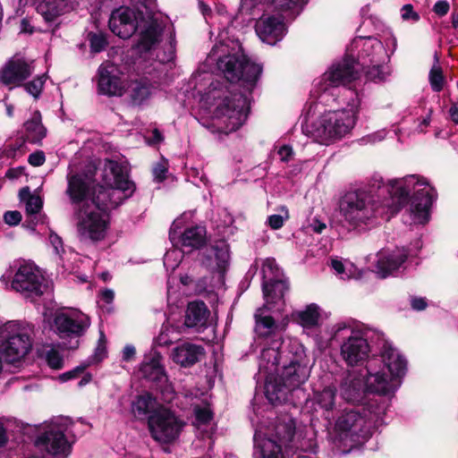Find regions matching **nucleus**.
I'll list each match as a JSON object with an SVG mask.
<instances>
[{
	"instance_id": "24",
	"label": "nucleus",
	"mask_w": 458,
	"mask_h": 458,
	"mask_svg": "<svg viewBox=\"0 0 458 458\" xmlns=\"http://www.w3.org/2000/svg\"><path fill=\"white\" fill-rule=\"evenodd\" d=\"M268 305L257 310L255 313V332L259 337L272 338L268 347L274 345V342L278 341L279 344L284 343L288 338L282 340L281 331L283 327L276 322L275 318L268 313Z\"/></svg>"
},
{
	"instance_id": "7",
	"label": "nucleus",
	"mask_w": 458,
	"mask_h": 458,
	"mask_svg": "<svg viewBox=\"0 0 458 458\" xmlns=\"http://www.w3.org/2000/svg\"><path fill=\"white\" fill-rule=\"evenodd\" d=\"M386 402L370 400L365 407L344 410L335 422L331 435L333 445L342 454L364 444L373 431L384 423Z\"/></svg>"
},
{
	"instance_id": "56",
	"label": "nucleus",
	"mask_w": 458,
	"mask_h": 458,
	"mask_svg": "<svg viewBox=\"0 0 458 458\" xmlns=\"http://www.w3.org/2000/svg\"><path fill=\"white\" fill-rule=\"evenodd\" d=\"M46 157L43 151H36L29 156L28 161L33 166H39L45 163Z\"/></svg>"
},
{
	"instance_id": "55",
	"label": "nucleus",
	"mask_w": 458,
	"mask_h": 458,
	"mask_svg": "<svg viewBox=\"0 0 458 458\" xmlns=\"http://www.w3.org/2000/svg\"><path fill=\"white\" fill-rule=\"evenodd\" d=\"M106 356V348L104 343L99 342L94 354L92 356V361L91 362H100L102 361Z\"/></svg>"
},
{
	"instance_id": "29",
	"label": "nucleus",
	"mask_w": 458,
	"mask_h": 458,
	"mask_svg": "<svg viewBox=\"0 0 458 458\" xmlns=\"http://www.w3.org/2000/svg\"><path fill=\"white\" fill-rule=\"evenodd\" d=\"M204 348L200 345L184 342L177 345L172 352L173 360L182 367H191L204 356Z\"/></svg>"
},
{
	"instance_id": "37",
	"label": "nucleus",
	"mask_w": 458,
	"mask_h": 458,
	"mask_svg": "<svg viewBox=\"0 0 458 458\" xmlns=\"http://www.w3.org/2000/svg\"><path fill=\"white\" fill-rule=\"evenodd\" d=\"M329 265L340 279L347 280L360 276L358 268L347 259L334 257L330 259Z\"/></svg>"
},
{
	"instance_id": "53",
	"label": "nucleus",
	"mask_w": 458,
	"mask_h": 458,
	"mask_svg": "<svg viewBox=\"0 0 458 458\" xmlns=\"http://www.w3.org/2000/svg\"><path fill=\"white\" fill-rule=\"evenodd\" d=\"M21 220V214L19 211H6L4 215V221L9 225H17Z\"/></svg>"
},
{
	"instance_id": "52",
	"label": "nucleus",
	"mask_w": 458,
	"mask_h": 458,
	"mask_svg": "<svg viewBox=\"0 0 458 458\" xmlns=\"http://www.w3.org/2000/svg\"><path fill=\"white\" fill-rule=\"evenodd\" d=\"M401 16L403 21H411L417 22L420 20V15L413 10V6L411 4H404L401 8Z\"/></svg>"
},
{
	"instance_id": "11",
	"label": "nucleus",
	"mask_w": 458,
	"mask_h": 458,
	"mask_svg": "<svg viewBox=\"0 0 458 458\" xmlns=\"http://www.w3.org/2000/svg\"><path fill=\"white\" fill-rule=\"evenodd\" d=\"M329 341L339 347V355L348 367L362 365L368 360L371 347L370 329L353 318L339 320L328 327Z\"/></svg>"
},
{
	"instance_id": "64",
	"label": "nucleus",
	"mask_w": 458,
	"mask_h": 458,
	"mask_svg": "<svg viewBox=\"0 0 458 458\" xmlns=\"http://www.w3.org/2000/svg\"><path fill=\"white\" fill-rule=\"evenodd\" d=\"M49 241L53 245L55 253L59 254L60 250H63V242L61 238L56 233H51L49 235Z\"/></svg>"
},
{
	"instance_id": "47",
	"label": "nucleus",
	"mask_w": 458,
	"mask_h": 458,
	"mask_svg": "<svg viewBox=\"0 0 458 458\" xmlns=\"http://www.w3.org/2000/svg\"><path fill=\"white\" fill-rule=\"evenodd\" d=\"M4 156L8 158H18L26 152L25 140L18 139L15 142L7 146L4 149Z\"/></svg>"
},
{
	"instance_id": "35",
	"label": "nucleus",
	"mask_w": 458,
	"mask_h": 458,
	"mask_svg": "<svg viewBox=\"0 0 458 458\" xmlns=\"http://www.w3.org/2000/svg\"><path fill=\"white\" fill-rule=\"evenodd\" d=\"M24 131L27 140L31 143H39L47 135V129L41 122V114L35 111L24 124Z\"/></svg>"
},
{
	"instance_id": "32",
	"label": "nucleus",
	"mask_w": 458,
	"mask_h": 458,
	"mask_svg": "<svg viewBox=\"0 0 458 458\" xmlns=\"http://www.w3.org/2000/svg\"><path fill=\"white\" fill-rule=\"evenodd\" d=\"M185 331L184 326L180 323H173L167 319L162 325L159 335L154 338L152 349L158 347H166L180 340L181 335Z\"/></svg>"
},
{
	"instance_id": "21",
	"label": "nucleus",
	"mask_w": 458,
	"mask_h": 458,
	"mask_svg": "<svg viewBox=\"0 0 458 458\" xmlns=\"http://www.w3.org/2000/svg\"><path fill=\"white\" fill-rule=\"evenodd\" d=\"M185 216L186 214H183L174 221L169 232V239L173 246L186 249L191 252L204 245L206 229L200 225H194L182 230Z\"/></svg>"
},
{
	"instance_id": "15",
	"label": "nucleus",
	"mask_w": 458,
	"mask_h": 458,
	"mask_svg": "<svg viewBox=\"0 0 458 458\" xmlns=\"http://www.w3.org/2000/svg\"><path fill=\"white\" fill-rule=\"evenodd\" d=\"M90 326L89 318L76 309L57 310L50 324L51 330L63 341H69L67 348L74 349L79 344L78 338L82 336Z\"/></svg>"
},
{
	"instance_id": "10",
	"label": "nucleus",
	"mask_w": 458,
	"mask_h": 458,
	"mask_svg": "<svg viewBox=\"0 0 458 458\" xmlns=\"http://www.w3.org/2000/svg\"><path fill=\"white\" fill-rule=\"evenodd\" d=\"M406 370L407 361L401 352L388 344H384L380 356L369 360L366 365L367 391L379 395L395 392Z\"/></svg>"
},
{
	"instance_id": "58",
	"label": "nucleus",
	"mask_w": 458,
	"mask_h": 458,
	"mask_svg": "<svg viewBox=\"0 0 458 458\" xmlns=\"http://www.w3.org/2000/svg\"><path fill=\"white\" fill-rule=\"evenodd\" d=\"M136 355V349L132 344H126L122 351V360L131 361Z\"/></svg>"
},
{
	"instance_id": "57",
	"label": "nucleus",
	"mask_w": 458,
	"mask_h": 458,
	"mask_svg": "<svg viewBox=\"0 0 458 458\" xmlns=\"http://www.w3.org/2000/svg\"><path fill=\"white\" fill-rule=\"evenodd\" d=\"M449 9V3L445 0H439L433 6V11L438 16H445L448 13Z\"/></svg>"
},
{
	"instance_id": "42",
	"label": "nucleus",
	"mask_w": 458,
	"mask_h": 458,
	"mask_svg": "<svg viewBox=\"0 0 458 458\" xmlns=\"http://www.w3.org/2000/svg\"><path fill=\"white\" fill-rule=\"evenodd\" d=\"M184 252H188L186 249L176 246L168 250L164 256V266L166 270L174 271L182 262Z\"/></svg>"
},
{
	"instance_id": "39",
	"label": "nucleus",
	"mask_w": 458,
	"mask_h": 458,
	"mask_svg": "<svg viewBox=\"0 0 458 458\" xmlns=\"http://www.w3.org/2000/svg\"><path fill=\"white\" fill-rule=\"evenodd\" d=\"M20 197L22 200H25L27 214L35 219L43 207L41 198L38 195H31L28 188L20 191Z\"/></svg>"
},
{
	"instance_id": "31",
	"label": "nucleus",
	"mask_w": 458,
	"mask_h": 458,
	"mask_svg": "<svg viewBox=\"0 0 458 458\" xmlns=\"http://www.w3.org/2000/svg\"><path fill=\"white\" fill-rule=\"evenodd\" d=\"M293 319L309 334L310 330L316 329L320 325L321 309L316 303H310L302 310L293 313Z\"/></svg>"
},
{
	"instance_id": "17",
	"label": "nucleus",
	"mask_w": 458,
	"mask_h": 458,
	"mask_svg": "<svg viewBox=\"0 0 458 458\" xmlns=\"http://www.w3.org/2000/svg\"><path fill=\"white\" fill-rule=\"evenodd\" d=\"M12 287L33 301L47 291L49 283L36 266L24 262L15 273Z\"/></svg>"
},
{
	"instance_id": "18",
	"label": "nucleus",
	"mask_w": 458,
	"mask_h": 458,
	"mask_svg": "<svg viewBox=\"0 0 458 458\" xmlns=\"http://www.w3.org/2000/svg\"><path fill=\"white\" fill-rule=\"evenodd\" d=\"M420 248V241H417L415 250L407 248L382 249L376 255L372 270L381 278L394 276L401 269L406 268L405 261L410 257L416 256Z\"/></svg>"
},
{
	"instance_id": "30",
	"label": "nucleus",
	"mask_w": 458,
	"mask_h": 458,
	"mask_svg": "<svg viewBox=\"0 0 458 458\" xmlns=\"http://www.w3.org/2000/svg\"><path fill=\"white\" fill-rule=\"evenodd\" d=\"M209 310L203 301H191L185 311L184 328L192 327L201 331L208 327Z\"/></svg>"
},
{
	"instance_id": "3",
	"label": "nucleus",
	"mask_w": 458,
	"mask_h": 458,
	"mask_svg": "<svg viewBox=\"0 0 458 458\" xmlns=\"http://www.w3.org/2000/svg\"><path fill=\"white\" fill-rule=\"evenodd\" d=\"M259 375L265 380V394L273 403L287 401L288 394L299 389L310 377L304 346L295 338L274 342L264 347L259 359Z\"/></svg>"
},
{
	"instance_id": "8",
	"label": "nucleus",
	"mask_w": 458,
	"mask_h": 458,
	"mask_svg": "<svg viewBox=\"0 0 458 458\" xmlns=\"http://www.w3.org/2000/svg\"><path fill=\"white\" fill-rule=\"evenodd\" d=\"M347 108L329 110L315 115L310 106L302 124V131L314 141L329 145L347 135L355 126L360 100L357 92Z\"/></svg>"
},
{
	"instance_id": "5",
	"label": "nucleus",
	"mask_w": 458,
	"mask_h": 458,
	"mask_svg": "<svg viewBox=\"0 0 458 458\" xmlns=\"http://www.w3.org/2000/svg\"><path fill=\"white\" fill-rule=\"evenodd\" d=\"M214 21L217 41L208 53L204 66L210 72H220L229 81H243L253 86L262 72V66L243 54L240 41L231 26L232 16L225 6L215 3Z\"/></svg>"
},
{
	"instance_id": "20",
	"label": "nucleus",
	"mask_w": 458,
	"mask_h": 458,
	"mask_svg": "<svg viewBox=\"0 0 458 458\" xmlns=\"http://www.w3.org/2000/svg\"><path fill=\"white\" fill-rule=\"evenodd\" d=\"M13 331L4 335L0 342V355L8 363H14L21 360L30 350L32 343L28 330L21 328L19 324L14 322Z\"/></svg>"
},
{
	"instance_id": "12",
	"label": "nucleus",
	"mask_w": 458,
	"mask_h": 458,
	"mask_svg": "<svg viewBox=\"0 0 458 458\" xmlns=\"http://www.w3.org/2000/svg\"><path fill=\"white\" fill-rule=\"evenodd\" d=\"M72 425V420L64 416L46 421L35 437L36 450L47 458H67L72 452L70 435Z\"/></svg>"
},
{
	"instance_id": "60",
	"label": "nucleus",
	"mask_w": 458,
	"mask_h": 458,
	"mask_svg": "<svg viewBox=\"0 0 458 458\" xmlns=\"http://www.w3.org/2000/svg\"><path fill=\"white\" fill-rule=\"evenodd\" d=\"M386 136V131L385 130L377 131L374 133H371L363 139L367 143H376L383 140Z\"/></svg>"
},
{
	"instance_id": "50",
	"label": "nucleus",
	"mask_w": 458,
	"mask_h": 458,
	"mask_svg": "<svg viewBox=\"0 0 458 458\" xmlns=\"http://www.w3.org/2000/svg\"><path fill=\"white\" fill-rule=\"evenodd\" d=\"M89 40L91 51L94 53L101 52L107 45L106 37L101 33H89Z\"/></svg>"
},
{
	"instance_id": "33",
	"label": "nucleus",
	"mask_w": 458,
	"mask_h": 458,
	"mask_svg": "<svg viewBox=\"0 0 458 458\" xmlns=\"http://www.w3.org/2000/svg\"><path fill=\"white\" fill-rule=\"evenodd\" d=\"M155 88L146 79H140L131 82L128 87V94L133 105H142L154 94Z\"/></svg>"
},
{
	"instance_id": "40",
	"label": "nucleus",
	"mask_w": 458,
	"mask_h": 458,
	"mask_svg": "<svg viewBox=\"0 0 458 458\" xmlns=\"http://www.w3.org/2000/svg\"><path fill=\"white\" fill-rule=\"evenodd\" d=\"M184 398L187 404L194 407L193 409L195 417L199 424H207L208 422H209V420L212 419L213 414L208 405L200 407L197 401H195V399H197V396H193L192 393L185 394Z\"/></svg>"
},
{
	"instance_id": "4",
	"label": "nucleus",
	"mask_w": 458,
	"mask_h": 458,
	"mask_svg": "<svg viewBox=\"0 0 458 458\" xmlns=\"http://www.w3.org/2000/svg\"><path fill=\"white\" fill-rule=\"evenodd\" d=\"M386 47L375 37L355 38L347 48L345 57L333 64L313 83L311 96L321 103L328 104L338 96L339 87L346 86L360 79V68H364L371 62H388L396 47V39L389 37Z\"/></svg>"
},
{
	"instance_id": "9",
	"label": "nucleus",
	"mask_w": 458,
	"mask_h": 458,
	"mask_svg": "<svg viewBox=\"0 0 458 458\" xmlns=\"http://www.w3.org/2000/svg\"><path fill=\"white\" fill-rule=\"evenodd\" d=\"M200 104L206 109H211L213 119L217 120L225 132L238 130L246 121L250 109L248 97L241 93H233L220 81H212L200 98Z\"/></svg>"
},
{
	"instance_id": "16",
	"label": "nucleus",
	"mask_w": 458,
	"mask_h": 458,
	"mask_svg": "<svg viewBox=\"0 0 458 458\" xmlns=\"http://www.w3.org/2000/svg\"><path fill=\"white\" fill-rule=\"evenodd\" d=\"M185 423L169 408L159 407L148 417L150 436L159 443L170 444L177 439Z\"/></svg>"
},
{
	"instance_id": "34",
	"label": "nucleus",
	"mask_w": 458,
	"mask_h": 458,
	"mask_svg": "<svg viewBox=\"0 0 458 458\" xmlns=\"http://www.w3.org/2000/svg\"><path fill=\"white\" fill-rule=\"evenodd\" d=\"M263 294L266 300V305H270L276 300L283 299L288 290V282L282 276L272 278L268 282L262 284Z\"/></svg>"
},
{
	"instance_id": "22",
	"label": "nucleus",
	"mask_w": 458,
	"mask_h": 458,
	"mask_svg": "<svg viewBox=\"0 0 458 458\" xmlns=\"http://www.w3.org/2000/svg\"><path fill=\"white\" fill-rule=\"evenodd\" d=\"M34 72L33 61L15 55L0 70V82L11 88L20 86Z\"/></svg>"
},
{
	"instance_id": "41",
	"label": "nucleus",
	"mask_w": 458,
	"mask_h": 458,
	"mask_svg": "<svg viewBox=\"0 0 458 458\" xmlns=\"http://www.w3.org/2000/svg\"><path fill=\"white\" fill-rule=\"evenodd\" d=\"M41 356L53 369H61L64 367V357L55 346H47L42 351Z\"/></svg>"
},
{
	"instance_id": "13",
	"label": "nucleus",
	"mask_w": 458,
	"mask_h": 458,
	"mask_svg": "<svg viewBox=\"0 0 458 458\" xmlns=\"http://www.w3.org/2000/svg\"><path fill=\"white\" fill-rule=\"evenodd\" d=\"M295 430V423L291 418L277 420L267 428L260 427L254 434L255 458H283L282 447H288Z\"/></svg>"
},
{
	"instance_id": "38",
	"label": "nucleus",
	"mask_w": 458,
	"mask_h": 458,
	"mask_svg": "<svg viewBox=\"0 0 458 458\" xmlns=\"http://www.w3.org/2000/svg\"><path fill=\"white\" fill-rule=\"evenodd\" d=\"M360 70L364 71L368 80L376 82L384 81L390 75V68L386 62H371L368 66L360 68Z\"/></svg>"
},
{
	"instance_id": "45",
	"label": "nucleus",
	"mask_w": 458,
	"mask_h": 458,
	"mask_svg": "<svg viewBox=\"0 0 458 458\" xmlns=\"http://www.w3.org/2000/svg\"><path fill=\"white\" fill-rule=\"evenodd\" d=\"M278 211L279 214L271 215L267 219V225L273 230L282 228L284 222L289 219V211L285 206H281Z\"/></svg>"
},
{
	"instance_id": "49",
	"label": "nucleus",
	"mask_w": 458,
	"mask_h": 458,
	"mask_svg": "<svg viewBox=\"0 0 458 458\" xmlns=\"http://www.w3.org/2000/svg\"><path fill=\"white\" fill-rule=\"evenodd\" d=\"M47 76L45 74L38 76L37 78H35L34 80H32L25 85V89L34 98H38L42 91Z\"/></svg>"
},
{
	"instance_id": "51",
	"label": "nucleus",
	"mask_w": 458,
	"mask_h": 458,
	"mask_svg": "<svg viewBox=\"0 0 458 458\" xmlns=\"http://www.w3.org/2000/svg\"><path fill=\"white\" fill-rule=\"evenodd\" d=\"M255 8V0H242L239 8V15L242 17V21L250 20L254 15Z\"/></svg>"
},
{
	"instance_id": "44",
	"label": "nucleus",
	"mask_w": 458,
	"mask_h": 458,
	"mask_svg": "<svg viewBox=\"0 0 458 458\" xmlns=\"http://www.w3.org/2000/svg\"><path fill=\"white\" fill-rule=\"evenodd\" d=\"M263 282H268L272 278L283 276V273L277 267L275 259L267 258L262 263Z\"/></svg>"
},
{
	"instance_id": "36",
	"label": "nucleus",
	"mask_w": 458,
	"mask_h": 458,
	"mask_svg": "<svg viewBox=\"0 0 458 458\" xmlns=\"http://www.w3.org/2000/svg\"><path fill=\"white\" fill-rule=\"evenodd\" d=\"M159 407L164 406L159 405L156 398L149 394L138 396L131 404L133 414L139 418L153 414Z\"/></svg>"
},
{
	"instance_id": "59",
	"label": "nucleus",
	"mask_w": 458,
	"mask_h": 458,
	"mask_svg": "<svg viewBox=\"0 0 458 458\" xmlns=\"http://www.w3.org/2000/svg\"><path fill=\"white\" fill-rule=\"evenodd\" d=\"M166 173L167 168L162 163L156 165L155 167L153 168V175L155 180L157 182H162L163 180H165Z\"/></svg>"
},
{
	"instance_id": "6",
	"label": "nucleus",
	"mask_w": 458,
	"mask_h": 458,
	"mask_svg": "<svg viewBox=\"0 0 458 458\" xmlns=\"http://www.w3.org/2000/svg\"><path fill=\"white\" fill-rule=\"evenodd\" d=\"M132 5L114 9L109 18V29L126 39L138 32L135 50L140 55L152 56L160 43L164 24L155 13V0H127Z\"/></svg>"
},
{
	"instance_id": "54",
	"label": "nucleus",
	"mask_w": 458,
	"mask_h": 458,
	"mask_svg": "<svg viewBox=\"0 0 458 458\" xmlns=\"http://www.w3.org/2000/svg\"><path fill=\"white\" fill-rule=\"evenodd\" d=\"M9 420L4 418L0 419V448H3L8 443V435H7V424Z\"/></svg>"
},
{
	"instance_id": "63",
	"label": "nucleus",
	"mask_w": 458,
	"mask_h": 458,
	"mask_svg": "<svg viewBox=\"0 0 458 458\" xmlns=\"http://www.w3.org/2000/svg\"><path fill=\"white\" fill-rule=\"evenodd\" d=\"M277 154L282 161L286 162L291 158L293 155V149L291 147L284 145L278 149Z\"/></svg>"
},
{
	"instance_id": "1",
	"label": "nucleus",
	"mask_w": 458,
	"mask_h": 458,
	"mask_svg": "<svg viewBox=\"0 0 458 458\" xmlns=\"http://www.w3.org/2000/svg\"><path fill=\"white\" fill-rule=\"evenodd\" d=\"M414 194L407 212L411 224L425 225L430 218L435 190L428 182L416 174L385 180L374 174L366 188L347 192L340 200V215L349 228L365 229L377 218L388 220L406 203L410 192Z\"/></svg>"
},
{
	"instance_id": "48",
	"label": "nucleus",
	"mask_w": 458,
	"mask_h": 458,
	"mask_svg": "<svg viewBox=\"0 0 458 458\" xmlns=\"http://www.w3.org/2000/svg\"><path fill=\"white\" fill-rule=\"evenodd\" d=\"M199 9L203 15L206 22L210 26L211 37L216 33V21H214V12H212L209 5L205 4L203 1H199Z\"/></svg>"
},
{
	"instance_id": "27",
	"label": "nucleus",
	"mask_w": 458,
	"mask_h": 458,
	"mask_svg": "<svg viewBox=\"0 0 458 458\" xmlns=\"http://www.w3.org/2000/svg\"><path fill=\"white\" fill-rule=\"evenodd\" d=\"M312 400L316 410L321 411L325 420L331 423L336 408V387L329 385L321 390H315Z\"/></svg>"
},
{
	"instance_id": "14",
	"label": "nucleus",
	"mask_w": 458,
	"mask_h": 458,
	"mask_svg": "<svg viewBox=\"0 0 458 458\" xmlns=\"http://www.w3.org/2000/svg\"><path fill=\"white\" fill-rule=\"evenodd\" d=\"M309 0H272L275 9L284 12L285 15H263L255 25L259 38L265 43L274 46L286 34L284 19L297 16Z\"/></svg>"
},
{
	"instance_id": "23",
	"label": "nucleus",
	"mask_w": 458,
	"mask_h": 458,
	"mask_svg": "<svg viewBox=\"0 0 458 458\" xmlns=\"http://www.w3.org/2000/svg\"><path fill=\"white\" fill-rule=\"evenodd\" d=\"M98 91L108 96H121L123 92V81L121 72L116 65L111 63L102 64L98 71Z\"/></svg>"
},
{
	"instance_id": "28",
	"label": "nucleus",
	"mask_w": 458,
	"mask_h": 458,
	"mask_svg": "<svg viewBox=\"0 0 458 458\" xmlns=\"http://www.w3.org/2000/svg\"><path fill=\"white\" fill-rule=\"evenodd\" d=\"M80 0H40L37 10L47 21L71 12L79 4Z\"/></svg>"
},
{
	"instance_id": "19",
	"label": "nucleus",
	"mask_w": 458,
	"mask_h": 458,
	"mask_svg": "<svg viewBox=\"0 0 458 458\" xmlns=\"http://www.w3.org/2000/svg\"><path fill=\"white\" fill-rule=\"evenodd\" d=\"M162 355L157 350L151 349L150 353L145 356L143 361L140 366L139 372L146 379L156 382L160 385V392L163 401L171 403L174 397L175 393L167 383V376L165 375L164 366L161 363Z\"/></svg>"
},
{
	"instance_id": "62",
	"label": "nucleus",
	"mask_w": 458,
	"mask_h": 458,
	"mask_svg": "<svg viewBox=\"0 0 458 458\" xmlns=\"http://www.w3.org/2000/svg\"><path fill=\"white\" fill-rule=\"evenodd\" d=\"M85 369L84 367H77L74 369L65 372L60 376V379L64 382L68 381L70 379L75 378L78 377L80 373H81Z\"/></svg>"
},
{
	"instance_id": "46",
	"label": "nucleus",
	"mask_w": 458,
	"mask_h": 458,
	"mask_svg": "<svg viewBox=\"0 0 458 458\" xmlns=\"http://www.w3.org/2000/svg\"><path fill=\"white\" fill-rule=\"evenodd\" d=\"M168 32L170 34L169 36V41L167 47L163 52H157L156 54V58L158 60V62L165 64L172 61L174 56V45H175V39H174V34L173 32V30L171 27L168 28Z\"/></svg>"
},
{
	"instance_id": "43",
	"label": "nucleus",
	"mask_w": 458,
	"mask_h": 458,
	"mask_svg": "<svg viewBox=\"0 0 458 458\" xmlns=\"http://www.w3.org/2000/svg\"><path fill=\"white\" fill-rule=\"evenodd\" d=\"M438 56L435 55V64L429 72V82L432 89L439 92L443 89L445 79L443 76L442 69L438 64Z\"/></svg>"
},
{
	"instance_id": "26",
	"label": "nucleus",
	"mask_w": 458,
	"mask_h": 458,
	"mask_svg": "<svg viewBox=\"0 0 458 458\" xmlns=\"http://www.w3.org/2000/svg\"><path fill=\"white\" fill-rule=\"evenodd\" d=\"M229 264V248L226 242H218L207 248L202 265L210 272L223 275Z\"/></svg>"
},
{
	"instance_id": "25",
	"label": "nucleus",
	"mask_w": 458,
	"mask_h": 458,
	"mask_svg": "<svg viewBox=\"0 0 458 458\" xmlns=\"http://www.w3.org/2000/svg\"><path fill=\"white\" fill-rule=\"evenodd\" d=\"M340 395L347 403H359L365 398L367 388L364 375L358 371L349 370L341 380Z\"/></svg>"
},
{
	"instance_id": "61",
	"label": "nucleus",
	"mask_w": 458,
	"mask_h": 458,
	"mask_svg": "<svg viewBox=\"0 0 458 458\" xmlns=\"http://www.w3.org/2000/svg\"><path fill=\"white\" fill-rule=\"evenodd\" d=\"M309 227L317 233H321L326 229V223L319 220L318 217L312 218L310 222Z\"/></svg>"
},
{
	"instance_id": "2",
	"label": "nucleus",
	"mask_w": 458,
	"mask_h": 458,
	"mask_svg": "<svg viewBox=\"0 0 458 458\" xmlns=\"http://www.w3.org/2000/svg\"><path fill=\"white\" fill-rule=\"evenodd\" d=\"M109 171L108 186H98L93 198L89 191L92 179L84 174H68L66 195L72 207L77 233L81 241L99 242L106 234L109 219L108 211L115 208L135 191V184L129 179L126 165L109 160L106 172Z\"/></svg>"
}]
</instances>
